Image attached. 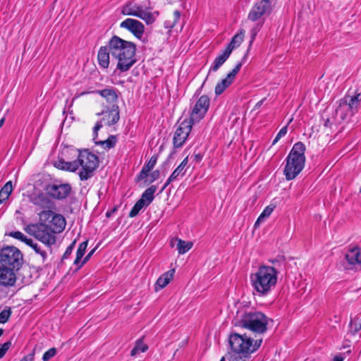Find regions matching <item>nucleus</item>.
<instances>
[{
  "label": "nucleus",
  "mask_w": 361,
  "mask_h": 361,
  "mask_svg": "<svg viewBox=\"0 0 361 361\" xmlns=\"http://www.w3.org/2000/svg\"><path fill=\"white\" fill-rule=\"evenodd\" d=\"M148 173L147 171H145V169H142L140 173H139V175L137 176V179L138 180H142V179H145V178H147L148 176Z\"/></svg>",
  "instance_id": "obj_47"
},
{
  "label": "nucleus",
  "mask_w": 361,
  "mask_h": 361,
  "mask_svg": "<svg viewBox=\"0 0 361 361\" xmlns=\"http://www.w3.org/2000/svg\"><path fill=\"white\" fill-rule=\"evenodd\" d=\"M262 24L260 23H258L255 27H252V29L251 30V32H250V38H251V40H250V44H252L253 42V41L255 40L258 32L260 30L261 27H262Z\"/></svg>",
  "instance_id": "obj_44"
},
{
  "label": "nucleus",
  "mask_w": 361,
  "mask_h": 361,
  "mask_svg": "<svg viewBox=\"0 0 361 361\" xmlns=\"http://www.w3.org/2000/svg\"><path fill=\"white\" fill-rule=\"evenodd\" d=\"M343 359L342 357H340V356H336L334 357L333 361H343Z\"/></svg>",
  "instance_id": "obj_56"
},
{
  "label": "nucleus",
  "mask_w": 361,
  "mask_h": 361,
  "mask_svg": "<svg viewBox=\"0 0 361 361\" xmlns=\"http://www.w3.org/2000/svg\"><path fill=\"white\" fill-rule=\"evenodd\" d=\"M156 190L157 186L151 185L149 188L145 190L140 200H142V202L146 204V206H148L153 201L154 198V194L156 192Z\"/></svg>",
  "instance_id": "obj_30"
},
{
  "label": "nucleus",
  "mask_w": 361,
  "mask_h": 361,
  "mask_svg": "<svg viewBox=\"0 0 361 361\" xmlns=\"http://www.w3.org/2000/svg\"><path fill=\"white\" fill-rule=\"evenodd\" d=\"M287 130H288V127L287 126L283 127L280 130L279 132L278 133V134L276 135L275 139L273 141V143L272 145H275L279 140L281 137L284 136L286 133H287Z\"/></svg>",
  "instance_id": "obj_46"
},
{
  "label": "nucleus",
  "mask_w": 361,
  "mask_h": 361,
  "mask_svg": "<svg viewBox=\"0 0 361 361\" xmlns=\"http://www.w3.org/2000/svg\"><path fill=\"white\" fill-rule=\"evenodd\" d=\"M361 101V94H357L353 97H345L343 102V105L345 104L348 109L353 112L357 111L359 104Z\"/></svg>",
  "instance_id": "obj_26"
},
{
  "label": "nucleus",
  "mask_w": 361,
  "mask_h": 361,
  "mask_svg": "<svg viewBox=\"0 0 361 361\" xmlns=\"http://www.w3.org/2000/svg\"><path fill=\"white\" fill-rule=\"evenodd\" d=\"M71 190L69 184L49 185L46 188L47 193L57 200L66 198L69 195Z\"/></svg>",
  "instance_id": "obj_15"
},
{
  "label": "nucleus",
  "mask_w": 361,
  "mask_h": 361,
  "mask_svg": "<svg viewBox=\"0 0 361 361\" xmlns=\"http://www.w3.org/2000/svg\"><path fill=\"white\" fill-rule=\"evenodd\" d=\"M145 206L146 204L142 202V200H139L130 210L129 213V216L131 218L135 217L138 214L139 212Z\"/></svg>",
  "instance_id": "obj_38"
},
{
  "label": "nucleus",
  "mask_w": 361,
  "mask_h": 361,
  "mask_svg": "<svg viewBox=\"0 0 361 361\" xmlns=\"http://www.w3.org/2000/svg\"><path fill=\"white\" fill-rule=\"evenodd\" d=\"M28 245L33 249L36 254L39 255L42 262H45L48 257V250L44 249L40 245L35 243L32 240V243H29Z\"/></svg>",
  "instance_id": "obj_31"
},
{
  "label": "nucleus",
  "mask_w": 361,
  "mask_h": 361,
  "mask_svg": "<svg viewBox=\"0 0 361 361\" xmlns=\"http://www.w3.org/2000/svg\"><path fill=\"white\" fill-rule=\"evenodd\" d=\"M333 124V121L331 120L330 118H327L324 121V126L326 128H331Z\"/></svg>",
  "instance_id": "obj_51"
},
{
  "label": "nucleus",
  "mask_w": 361,
  "mask_h": 361,
  "mask_svg": "<svg viewBox=\"0 0 361 361\" xmlns=\"http://www.w3.org/2000/svg\"><path fill=\"white\" fill-rule=\"evenodd\" d=\"M268 321V317L263 313L250 311L241 316L238 325L253 332L263 334L267 329Z\"/></svg>",
  "instance_id": "obj_5"
},
{
  "label": "nucleus",
  "mask_w": 361,
  "mask_h": 361,
  "mask_svg": "<svg viewBox=\"0 0 361 361\" xmlns=\"http://www.w3.org/2000/svg\"><path fill=\"white\" fill-rule=\"evenodd\" d=\"M102 127V124L101 122H97L95 126L93 128V140L94 143L97 145L102 146L104 149H111L114 147L116 142V137L114 135H111L108 139L103 141H97L96 138L97 137V133Z\"/></svg>",
  "instance_id": "obj_19"
},
{
  "label": "nucleus",
  "mask_w": 361,
  "mask_h": 361,
  "mask_svg": "<svg viewBox=\"0 0 361 361\" xmlns=\"http://www.w3.org/2000/svg\"><path fill=\"white\" fill-rule=\"evenodd\" d=\"M120 27L128 30L138 39L142 37L145 32L144 25L139 20L133 18H127L122 21L120 24Z\"/></svg>",
  "instance_id": "obj_14"
},
{
  "label": "nucleus",
  "mask_w": 361,
  "mask_h": 361,
  "mask_svg": "<svg viewBox=\"0 0 361 361\" xmlns=\"http://www.w3.org/2000/svg\"><path fill=\"white\" fill-rule=\"evenodd\" d=\"M13 190L11 181L7 182L0 190V204L6 201Z\"/></svg>",
  "instance_id": "obj_32"
},
{
  "label": "nucleus",
  "mask_w": 361,
  "mask_h": 361,
  "mask_svg": "<svg viewBox=\"0 0 361 361\" xmlns=\"http://www.w3.org/2000/svg\"><path fill=\"white\" fill-rule=\"evenodd\" d=\"M99 162L98 157L90 152L87 149L79 151L77 164L78 168L81 167V171L79 172L80 179L86 180L90 178L98 167Z\"/></svg>",
  "instance_id": "obj_7"
},
{
  "label": "nucleus",
  "mask_w": 361,
  "mask_h": 361,
  "mask_svg": "<svg viewBox=\"0 0 361 361\" xmlns=\"http://www.w3.org/2000/svg\"><path fill=\"white\" fill-rule=\"evenodd\" d=\"M175 273V269H171L164 274H163L157 281L155 284V290L156 291L159 290L160 289L166 287L170 281L172 280L173 275Z\"/></svg>",
  "instance_id": "obj_22"
},
{
  "label": "nucleus",
  "mask_w": 361,
  "mask_h": 361,
  "mask_svg": "<svg viewBox=\"0 0 361 361\" xmlns=\"http://www.w3.org/2000/svg\"><path fill=\"white\" fill-rule=\"evenodd\" d=\"M96 250V247L94 248L93 250H92L87 255V256L84 258L83 261L82 262V263L80 264L79 267H82L85 263H86L89 259L91 257V256L93 255V253Z\"/></svg>",
  "instance_id": "obj_49"
},
{
  "label": "nucleus",
  "mask_w": 361,
  "mask_h": 361,
  "mask_svg": "<svg viewBox=\"0 0 361 361\" xmlns=\"http://www.w3.org/2000/svg\"><path fill=\"white\" fill-rule=\"evenodd\" d=\"M262 343V339L250 338L245 334H233L229 338V344L233 352L243 355H250L256 351Z\"/></svg>",
  "instance_id": "obj_6"
},
{
  "label": "nucleus",
  "mask_w": 361,
  "mask_h": 361,
  "mask_svg": "<svg viewBox=\"0 0 361 361\" xmlns=\"http://www.w3.org/2000/svg\"><path fill=\"white\" fill-rule=\"evenodd\" d=\"M192 124L191 121L187 119L180 123L175 131L173 139L174 147L178 148L183 146L191 131Z\"/></svg>",
  "instance_id": "obj_12"
},
{
  "label": "nucleus",
  "mask_w": 361,
  "mask_h": 361,
  "mask_svg": "<svg viewBox=\"0 0 361 361\" xmlns=\"http://www.w3.org/2000/svg\"><path fill=\"white\" fill-rule=\"evenodd\" d=\"M11 346V342L10 341L4 343V344H0V358H2L4 356Z\"/></svg>",
  "instance_id": "obj_45"
},
{
  "label": "nucleus",
  "mask_w": 361,
  "mask_h": 361,
  "mask_svg": "<svg viewBox=\"0 0 361 361\" xmlns=\"http://www.w3.org/2000/svg\"><path fill=\"white\" fill-rule=\"evenodd\" d=\"M220 361H224V357H222Z\"/></svg>",
  "instance_id": "obj_61"
},
{
  "label": "nucleus",
  "mask_w": 361,
  "mask_h": 361,
  "mask_svg": "<svg viewBox=\"0 0 361 361\" xmlns=\"http://www.w3.org/2000/svg\"><path fill=\"white\" fill-rule=\"evenodd\" d=\"M210 100L208 96L202 95L195 103L190 114L189 121L192 123L200 121L208 111Z\"/></svg>",
  "instance_id": "obj_11"
},
{
  "label": "nucleus",
  "mask_w": 361,
  "mask_h": 361,
  "mask_svg": "<svg viewBox=\"0 0 361 361\" xmlns=\"http://www.w3.org/2000/svg\"><path fill=\"white\" fill-rule=\"evenodd\" d=\"M97 92L102 97L106 99L109 103H114L118 99L117 93L114 88H106L101 90H97Z\"/></svg>",
  "instance_id": "obj_28"
},
{
  "label": "nucleus",
  "mask_w": 361,
  "mask_h": 361,
  "mask_svg": "<svg viewBox=\"0 0 361 361\" xmlns=\"http://www.w3.org/2000/svg\"><path fill=\"white\" fill-rule=\"evenodd\" d=\"M360 192L361 193V188H360Z\"/></svg>",
  "instance_id": "obj_62"
},
{
  "label": "nucleus",
  "mask_w": 361,
  "mask_h": 361,
  "mask_svg": "<svg viewBox=\"0 0 361 361\" xmlns=\"http://www.w3.org/2000/svg\"><path fill=\"white\" fill-rule=\"evenodd\" d=\"M11 314V312L10 309L4 310L0 313V323L4 324L6 323L8 319L10 318Z\"/></svg>",
  "instance_id": "obj_41"
},
{
  "label": "nucleus",
  "mask_w": 361,
  "mask_h": 361,
  "mask_svg": "<svg viewBox=\"0 0 361 361\" xmlns=\"http://www.w3.org/2000/svg\"><path fill=\"white\" fill-rule=\"evenodd\" d=\"M342 107H343L342 103H340L339 106L336 110V113H338L342 109Z\"/></svg>",
  "instance_id": "obj_57"
},
{
  "label": "nucleus",
  "mask_w": 361,
  "mask_h": 361,
  "mask_svg": "<svg viewBox=\"0 0 361 361\" xmlns=\"http://www.w3.org/2000/svg\"><path fill=\"white\" fill-rule=\"evenodd\" d=\"M250 355H243L236 352H233V354L230 357L231 361H246L249 357Z\"/></svg>",
  "instance_id": "obj_39"
},
{
  "label": "nucleus",
  "mask_w": 361,
  "mask_h": 361,
  "mask_svg": "<svg viewBox=\"0 0 361 361\" xmlns=\"http://www.w3.org/2000/svg\"><path fill=\"white\" fill-rule=\"evenodd\" d=\"M4 330L0 328V336L3 334Z\"/></svg>",
  "instance_id": "obj_59"
},
{
  "label": "nucleus",
  "mask_w": 361,
  "mask_h": 361,
  "mask_svg": "<svg viewBox=\"0 0 361 361\" xmlns=\"http://www.w3.org/2000/svg\"><path fill=\"white\" fill-rule=\"evenodd\" d=\"M87 240H85L80 244L77 250L76 257L74 260V264L80 266V260L84 256V254L87 247Z\"/></svg>",
  "instance_id": "obj_35"
},
{
  "label": "nucleus",
  "mask_w": 361,
  "mask_h": 361,
  "mask_svg": "<svg viewBox=\"0 0 361 361\" xmlns=\"http://www.w3.org/2000/svg\"><path fill=\"white\" fill-rule=\"evenodd\" d=\"M185 173V169L182 166H178L171 173L165 184L164 185L161 191L164 190L171 182L175 180L179 176H183Z\"/></svg>",
  "instance_id": "obj_33"
},
{
  "label": "nucleus",
  "mask_w": 361,
  "mask_h": 361,
  "mask_svg": "<svg viewBox=\"0 0 361 361\" xmlns=\"http://www.w3.org/2000/svg\"><path fill=\"white\" fill-rule=\"evenodd\" d=\"M74 244H75V242H73L71 245H70L67 247V249L63 255V258H66L69 255H71V253L72 252Z\"/></svg>",
  "instance_id": "obj_50"
},
{
  "label": "nucleus",
  "mask_w": 361,
  "mask_h": 361,
  "mask_svg": "<svg viewBox=\"0 0 361 361\" xmlns=\"http://www.w3.org/2000/svg\"><path fill=\"white\" fill-rule=\"evenodd\" d=\"M23 263L20 251L15 247H6L0 251V265L16 271L19 270Z\"/></svg>",
  "instance_id": "obj_9"
},
{
  "label": "nucleus",
  "mask_w": 361,
  "mask_h": 361,
  "mask_svg": "<svg viewBox=\"0 0 361 361\" xmlns=\"http://www.w3.org/2000/svg\"><path fill=\"white\" fill-rule=\"evenodd\" d=\"M345 259L348 264L353 267L361 266V247H355L350 249L345 254Z\"/></svg>",
  "instance_id": "obj_20"
},
{
  "label": "nucleus",
  "mask_w": 361,
  "mask_h": 361,
  "mask_svg": "<svg viewBox=\"0 0 361 361\" xmlns=\"http://www.w3.org/2000/svg\"><path fill=\"white\" fill-rule=\"evenodd\" d=\"M31 202L44 209H50L53 207V202L42 192L34 194L31 197Z\"/></svg>",
  "instance_id": "obj_21"
},
{
  "label": "nucleus",
  "mask_w": 361,
  "mask_h": 361,
  "mask_svg": "<svg viewBox=\"0 0 361 361\" xmlns=\"http://www.w3.org/2000/svg\"><path fill=\"white\" fill-rule=\"evenodd\" d=\"M231 54L226 49L221 54L218 56L214 61L213 65L210 67L209 71H217L219 68L226 61Z\"/></svg>",
  "instance_id": "obj_27"
},
{
  "label": "nucleus",
  "mask_w": 361,
  "mask_h": 361,
  "mask_svg": "<svg viewBox=\"0 0 361 361\" xmlns=\"http://www.w3.org/2000/svg\"><path fill=\"white\" fill-rule=\"evenodd\" d=\"M305 145L298 142L291 149L286 158V164L284 168V175L286 180L294 179L303 169L305 162Z\"/></svg>",
  "instance_id": "obj_3"
},
{
  "label": "nucleus",
  "mask_w": 361,
  "mask_h": 361,
  "mask_svg": "<svg viewBox=\"0 0 361 361\" xmlns=\"http://www.w3.org/2000/svg\"><path fill=\"white\" fill-rule=\"evenodd\" d=\"M148 347L141 340H138L136 342L135 346L132 349L130 352L131 356H135L140 353H144L147 350Z\"/></svg>",
  "instance_id": "obj_36"
},
{
  "label": "nucleus",
  "mask_w": 361,
  "mask_h": 361,
  "mask_svg": "<svg viewBox=\"0 0 361 361\" xmlns=\"http://www.w3.org/2000/svg\"><path fill=\"white\" fill-rule=\"evenodd\" d=\"M54 166L61 170L71 172H75L77 169H78L77 160L73 161H66L63 159H59L55 162Z\"/></svg>",
  "instance_id": "obj_24"
},
{
  "label": "nucleus",
  "mask_w": 361,
  "mask_h": 361,
  "mask_svg": "<svg viewBox=\"0 0 361 361\" xmlns=\"http://www.w3.org/2000/svg\"><path fill=\"white\" fill-rule=\"evenodd\" d=\"M16 270L0 265V286L11 287L16 281Z\"/></svg>",
  "instance_id": "obj_18"
},
{
  "label": "nucleus",
  "mask_w": 361,
  "mask_h": 361,
  "mask_svg": "<svg viewBox=\"0 0 361 361\" xmlns=\"http://www.w3.org/2000/svg\"><path fill=\"white\" fill-rule=\"evenodd\" d=\"M39 216L42 223H47V226L56 233L62 232L66 227L65 218L61 214H56L50 209L42 211Z\"/></svg>",
  "instance_id": "obj_10"
},
{
  "label": "nucleus",
  "mask_w": 361,
  "mask_h": 361,
  "mask_svg": "<svg viewBox=\"0 0 361 361\" xmlns=\"http://www.w3.org/2000/svg\"><path fill=\"white\" fill-rule=\"evenodd\" d=\"M109 215H110V213H109V212H107V213H106V216H109Z\"/></svg>",
  "instance_id": "obj_60"
},
{
  "label": "nucleus",
  "mask_w": 361,
  "mask_h": 361,
  "mask_svg": "<svg viewBox=\"0 0 361 361\" xmlns=\"http://www.w3.org/2000/svg\"><path fill=\"white\" fill-rule=\"evenodd\" d=\"M244 37V32L240 31L239 33L234 35L231 39V41L228 43L226 48L225 49L226 51H228L230 54H231L232 51L237 47L240 46L242 43Z\"/></svg>",
  "instance_id": "obj_29"
},
{
  "label": "nucleus",
  "mask_w": 361,
  "mask_h": 361,
  "mask_svg": "<svg viewBox=\"0 0 361 361\" xmlns=\"http://www.w3.org/2000/svg\"><path fill=\"white\" fill-rule=\"evenodd\" d=\"M271 11L270 0H261L257 2L251 8L248 19L252 22L259 20L265 15H269Z\"/></svg>",
  "instance_id": "obj_13"
},
{
  "label": "nucleus",
  "mask_w": 361,
  "mask_h": 361,
  "mask_svg": "<svg viewBox=\"0 0 361 361\" xmlns=\"http://www.w3.org/2000/svg\"><path fill=\"white\" fill-rule=\"evenodd\" d=\"M33 355H28L25 356L20 361H32Z\"/></svg>",
  "instance_id": "obj_53"
},
{
  "label": "nucleus",
  "mask_w": 361,
  "mask_h": 361,
  "mask_svg": "<svg viewBox=\"0 0 361 361\" xmlns=\"http://www.w3.org/2000/svg\"><path fill=\"white\" fill-rule=\"evenodd\" d=\"M56 353V349L55 348H51L46 351L42 357L43 361H48L51 358H52Z\"/></svg>",
  "instance_id": "obj_42"
},
{
  "label": "nucleus",
  "mask_w": 361,
  "mask_h": 361,
  "mask_svg": "<svg viewBox=\"0 0 361 361\" xmlns=\"http://www.w3.org/2000/svg\"><path fill=\"white\" fill-rule=\"evenodd\" d=\"M159 175H160V173H159V171L158 170L154 171L150 174V178H151L150 183H152L154 180H156L157 179H158L159 177Z\"/></svg>",
  "instance_id": "obj_48"
},
{
  "label": "nucleus",
  "mask_w": 361,
  "mask_h": 361,
  "mask_svg": "<svg viewBox=\"0 0 361 361\" xmlns=\"http://www.w3.org/2000/svg\"><path fill=\"white\" fill-rule=\"evenodd\" d=\"M157 161V157L156 156H152L149 161L142 167L143 169L149 172L156 165Z\"/></svg>",
  "instance_id": "obj_40"
},
{
  "label": "nucleus",
  "mask_w": 361,
  "mask_h": 361,
  "mask_svg": "<svg viewBox=\"0 0 361 361\" xmlns=\"http://www.w3.org/2000/svg\"><path fill=\"white\" fill-rule=\"evenodd\" d=\"M243 62H239L236 64L235 68L227 75V76L222 79L215 87V94L220 95L233 82L236 74L239 72Z\"/></svg>",
  "instance_id": "obj_16"
},
{
  "label": "nucleus",
  "mask_w": 361,
  "mask_h": 361,
  "mask_svg": "<svg viewBox=\"0 0 361 361\" xmlns=\"http://www.w3.org/2000/svg\"><path fill=\"white\" fill-rule=\"evenodd\" d=\"M188 157H185L183 161L180 164V166H182L183 169H185V166L186 165L188 164Z\"/></svg>",
  "instance_id": "obj_52"
},
{
  "label": "nucleus",
  "mask_w": 361,
  "mask_h": 361,
  "mask_svg": "<svg viewBox=\"0 0 361 361\" xmlns=\"http://www.w3.org/2000/svg\"><path fill=\"white\" fill-rule=\"evenodd\" d=\"M121 12L124 16H132L140 18L147 25L152 24L159 15V12H151L149 8L132 1L123 5Z\"/></svg>",
  "instance_id": "obj_8"
},
{
  "label": "nucleus",
  "mask_w": 361,
  "mask_h": 361,
  "mask_svg": "<svg viewBox=\"0 0 361 361\" xmlns=\"http://www.w3.org/2000/svg\"><path fill=\"white\" fill-rule=\"evenodd\" d=\"M25 231L44 244L47 250L51 253L52 246L56 243L57 233L47 226V223L30 224L25 226Z\"/></svg>",
  "instance_id": "obj_4"
},
{
  "label": "nucleus",
  "mask_w": 361,
  "mask_h": 361,
  "mask_svg": "<svg viewBox=\"0 0 361 361\" xmlns=\"http://www.w3.org/2000/svg\"><path fill=\"white\" fill-rule=\"evenodd\" d=\"M109 47L111 56L118 61L117 69L121 72L128 71L136 62V46L133 42L114 36L109 42Z\"/></svg>",
  "instance_id": "obj_1"
},
{
  "label": "nucleus",
  "mask_w": 361,
  "mask_h": 361,
  "mask_svg": "<svg viewBox=\"0 0 361 361\" xmlns=\"http://www.w3.org/2000/svg\"><path fill=\"white\" fill-rule=\"evenodd\" d=\"M265 100V98L262 99V100L259 101L256 104H255V109H259L262 105V104L264 103Z\"/></svg>",
  "instance_id": "obj_55"
},
{
  "label": "nucleus",
  "mask_w": 361,
  "mask_h": 361,
  "mask_svg": "<svg viewBox=\"0 0 361 361\" xmlns=\"http://www.w3.org/2000/svg\"><path fill=\"white\" fill-rule=\"evenodd\" d=\"M193 157H194V160L196 162L200 161L202 159V156L200 154H196L193 156Z\"/></svg>",
  "instance_id": "obj_54"
},
{
  "label": "nucleus",
  "mask_w": 361,
  "mask_h": 361,
  "mask_svg": "<svg viewBox=\"0 0 361 361\" xmlns=\"http://www.w3.org/2000/svg\"><path fill=\"white\" fill-rule=\"evenodd\" d=\"M97 116H103L102 121L105 125L111 126L116 123L119 120V111L118 106L115 104H112L111 108H108L106 110H103L101 113H97Z\"/></svg>",
  "instance_id": "obj_17"
},
{
  "label": "nucleus",
  "mask_w": 361,
  "mask_h": 361,
  "mask_svg": "<svg viewBox=\"0 0 361 361\" xmlns=\"http://www.w3.org/2000/svg\"><path fill=\"white\" fill-rule=\"evenodd\" d=\"M180 17V12L178 11H175L173 14V21L172 23H171L170 20H167L166 21L167 27H169L171 28L173 27L176 25V24L177 23V22L179 20Z\"/></svg>",
  "instance_id": "obj_43"
},
{
  "label": "nucleus",
  "mask_w": 361,
  "mask_h": 361,
  "mask_svg": "<svg viewBox=\"0 0 361 361\" xmlns=\"http://www.w3.org/2000/svg\"><path fill=\"white\" fill-rule=\"evenodd\" d=\"M109 47H102L97 54L99 64L103 68H107L109 65Z\"/></svg>",
  "instance_id": "obj_23"
},
{
  "label": "nucleus",
  "mask_w": 361,
  "mask_h": 361,
  "mask_svg": "<svg viewBox=\"0 0 361 361\" xmlns=\"http://www.w3.org/2000/svg\"><path fill=\"white\" fill-rule=\"evenodd\" d=\"M276 205L274 204H271L266 207L263 212L261 213L258 219H257L255 226H257L262 222L264 221L265 219L268 218L271 214L273 212L274 209H275Z\"/></svg>",
  "instance_id": "obj_34"
},
{
  "label": "nucleus",
  "mask_w": 361,
  "mask_h": 361,
  "mask_svg": "<svg viewBox=\"0 0 361 361\" xmlns=\"http://www.w3.org/2000/svg\"><path fill=\"white\" fill-rule=\"evenodd\" d=\"M4 121H5V118H2L0 120V128L4 125Z\"/></svg>",
  "instance_id": "obj_58"
},
{
  "label": "nucleus",
  "mask_w": 361,
  "mask_h": 361,
  "mask_svg": "<svg viewBox=\"0 0 361 361\" xmlns=\"http://www.w3.org/2000/svg\"><path fill=\"white\" fill-rule=\"evenodd\" d=\"M278 272L271 266H261L250 276L252 287L256 295H267L276 286Z\"/></svg>",
  "instance_id": "obj_2"
},
{
  "label": "nucleus",
  "mask_w": 361,
  "mask_h": 361,
  "mask_svg": "<svg viewBox=\"0 0 361 361\" xmlns=\"http://www.w3.org/2000/svg\"><path fill=\"white\" fill-rule=\"evenodd\" d=\"M8 235L16 239L20 240L27 245L29 243H32V239L28 238L20 231H12L8 234Z\"/></svg>",
  "instance_id": "obj_37"
},
{
  "label": "nucleus",
  "mask_w": 361,
  "mask_h": 361,
  "mask_svg": "<svg viewBox=\"0 0 361 361\" xmlns=\"http://www.w3.org/2000/svg\"><path fill=\"white\" fill-rule=\"evenodd\" d=\"M176 243V247L180 255L185 254L189 251L192 247V243L190 241H185L180 238H174L171 240V244L172 246L175 245Z\"/></svg>",
  "instance_id": "obj_25"
}]
</instances>
